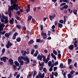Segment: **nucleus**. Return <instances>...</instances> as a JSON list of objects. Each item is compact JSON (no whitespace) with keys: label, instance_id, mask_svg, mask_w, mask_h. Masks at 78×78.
<instances>
[{"label":"nucleus","instance_id":"1","mask_svg":"<svg viewBox=\"0 0 78 78\" xmlns=\"http://www.w3.org/2000/svg\"><path fill=\"white\" fill-rule=\"evenodd\" d=\"M11 5L12 6L9 8V10L13 11V9H15L16 11H18V9H20V6H19L18 5L16 4L14 0H11Z\"/></svg>","mask_w":78,"mask_h":78},{"label":"nucleus","instance_id":"2","mask_svg":"<svg viewBox=\"0 0 78 78\" xmlns=\"http://www.w3.org/2000/svg\"><path fill=\"white\" fill-rule=\"evenodd\" d=\"M51 55L50 54H49L48 55L47 58L46 59L45 57L44 56V55H38V56L37 57V59H40V61H42V58H43V61L45 63H47L48 62V61L50 60V58Z\"/></svg>","mask_w":78,"mask_h":78},{"label":"nucleus","instance_id":"3","mask_svg":"<svg viewBox=\"0 0 78 78\" xmlns=\"http://www.w3.org/2000/svg\"><path fill=\"white\" fill-rule=\"evenodd\" d=\"M2 17L4 19H5L4 21V20L2 18L1 19V22H5V23H8V17L5 16L3 14H2Z\"/></svg>","mask_w":78,"mask_h":78},{"label":"nucleus","instance_id":"4","mask_svg":"<svg viewBox=\"0 0 78 78\" xmlns=\"http://www.w3.org/2000/svg\"><path fill=\"white\" fill-rule=\"evenodd\" d=\"M5 27V25L4 24V23H2L1 24V23H0V30L3 31V28Z\"/></svg>","mask_w":78,"mask_h":78},{"label":"nucleus","instance_id":"5","mask_svg":"<svg viewBox=\"0 0 78 78\" xmlns=\"http://www.w3.org/2000/svg\"><path fill=\"white\" fill-rule=\"evenodd\" d=\"M41 34L43 36L44 39H47V34L46 33L41 32Z\"/></svg>","mask_w":78,"mask_h":78},{"label":"nucleus","instance_id":"6","mask_svg":"<svg viewBox=\"0 0 78 78\" xmlns=\"http://www.w3.org/2000/svg\"><path fill=\"white\" fill-rule=\"evenodd\" d=\"M6 59H8V58L5 56L2 57V58H1V61H3L4 62H6Z\"/></svg>","mask_w":78,"mask_h":78},{"label":"nucleus","instance_id":"7","mask_svg":"<svg viewBox=\"0 0 78 78\" xmlns=\"http://www.w3.org/2000/svg\"><path fill=\"white\" fill-rule=\"evenodd\" d=\"M23 59L24 61H25L26 59H25V57H23L22 56H20L18 58V61H21V60Z\"/></svg>","mask_w":78,"mask_h":78},{"label":"nucleus","instance_id":"8","mask_svg":"<svg viewBox=\"0 0 78 78\" xmlns=\"http://www.w3.org/2000/svg\"><path fill=\"white\" fill-rule=\"evenodd\" d=\"M26 60L25 61H26L24 62V63L25 64H28L30 62V59L28 58V57L26 56L25 57V59Z\"/></svg>","mask_w":78,"mask_h":78},{"label":"nucleus","instance_id":"9","mask_svg":"<svg viewBox=\"0 0 78 78\" xmlns=\"http://www.w3.org/2000/svg\"><path fill=\"white\" fill-rule=\"evenodd\" d=\"M12 44L11 42L8 41V44L6 45V47L7 48H9L11 45H12Z\"/></svg>","mask_w":78,"mask_h":78},{"label":"nucleus","instance_id":"10","mask_svg":"<svg viewBox=\"0 0 78 78\" xmlns=\"http://www.w3.org/2000/svg\"><path fill=\"white\" fill-rule=\"evenodd\" d=\"M48 64L49 67H53V66H54V65L52 64V62L51 61H49L48 63Z\"/></svg>","mask_w":78,"mask_h":78},{"label":"nucleus","instance_id":"11","mask_svg":"<svg viewBox=\"0 0 78 78\" xmlns=\"http://www.w3.org/2000/svg\"><path fill=\"white\" fill-rule=\"evenodd\" d=\"M9 63L10 64H11V65H13L14 64L13 60L11 58L9 59Z\"/></svg>","mask_w":78,"mask_h":78},{"label":"nucleus","instance_id":"12","mask_svg":"<svg viewBox=\"0 0 78 78\" xmlns=\"http://www.w3.org/2000/svg\"><path fill=\"white\" fill-rule=\"evenodd\" d=\"M30 5L29 4L27 5V7L28 9H27L26 10L27 13H28V12H30Z\"/></svg>","mask_w":78,"mask_h":78},{"label":"nucleus","instance_id":"13","mask_svg":"<svg viewBox=\"0 0 78 78\" xmlns=\"http://www.w3.org/2000/svg\"><path fill=\"white\" fill-rule=\"evenodd\" d=\"M5 37L7 38H9V36L11 35L10 33H5Z\"/></svg>","mask_w":78,"mask_h":78},{"label":"nucleus","instance_id":"14","mask_svg":"<svg viewBox=\"0 0 78 78\" xmlns=\"http://www.w3.org/2000/svg\"><path fill=\"white\" fill-rule=\"evenodd\" d=\"M45 74L44 73H43L42 74H39L38 76V78H43L44 77V75Z\"/></svg>","mask_w":78,"mask_h":78},{"label":"nucleus","instance_id":"15","mask_svg":"<svg viewBox=\"0 0 78 78\" xmlns=\"http://www.w3.org/2000/svg\"><path fill=\"white\" fill-rule=\"evenodd\" d=\"M74 46L73 45H71L69 47V50H72L73 49Z\"/></svg>","mask_w":78,"mask_h":78},{"label":"nucleus","instance_id":"16","mask_svg":"<svg viewBox=\"0 0 78 78\" xmlns=\"http://www.w3.org/2000/svg\"><path fill=\"white\" fill-rule=\"evenodd\" d=\"M18 61L19 62H20V65H21V66H23V64H24V61H23L21 60Z\"/></svg>","mask_w":78,"mask_h":78},{"label":"nucleus","instance_id":"17","mask_svg":"<svg viewBox=\"0 0 78 78\" xmlns=\"http://www.w3.org/2000/svg\"><path fill=\"white\" fill-rule=\"evenodd\" d=\"M17 33H15L12 37V39H16V36H17Z\"/></svg>","mask_w":78,"mask_h":78},{"label":"nucleus","instance_id":"18","mask_svg":"<svg viewBox=\"0 0 78 78\" xmlns=\"http://www.w3.org/2000/svg\"><path fill=\"white\" fill-rule=\"evenodd\" d=\"M14 64L15 65V66H19V63L18 62H17V61H15L14 62Z\"/></svg>","mask_w":78,"mask_h":78},{"label":"nucleus","instance_id":"19","mask_svg":"<svg viewBox=\"0 0 78 78\" xmlns=\"http://www.w3.org/2000/svg\"><path fill=\"white\" fill-rule=\"evenodd\" d=\"M39 63V65L40 66H44V62H42L41 63V62L39 61L38 62Z\"/></svg>","mask_w":78,"mask_h":78},{"label":"nucleus","instance_id":"20","mask_svg":"<svg viewBox=\"0 0 78 78\" xmlns=\"http://www.w3.org/2000/svg\"><path fill=\"white\" fill-rule=\"evenodd\" d=\"M51 56L52 58H54V59H55V60H56V56H55V55L53 54V53H51Z\"/></svg>","mask_w":78,"mask_h":78},{"label":"nucleus","instance_id":"21","mask_svg":"<svg viewBox=\"0 0 78 78\" xmlns=\"http://www.w3.org/2000/svg\"><path fill=\"white\" fill-rule=\"evenodd\" d=\"M14 22V18H12V20H10V23L11 24H13Z\"/></svg>","mask_w":78,"mask_h":78},{"label":"nucleus","instance_id":"22","mask_svg":"<svg viewBox=\"0 0 78 78\" xmlns=\"http://www.w3.org/2000/svg\"><path fill=\"white\" fill-rule=\"evenodd\" d=\"M33 17L32 16H30L28 17V18L27 19L28 21H29V20H31V19Z\"/></svg>","mask_w":78,"mask_h":78},{"label":"nucleus","instance_id":"23","mask_svg":"<svg viewBox=\"0 0 78 78\" xmlns=\"http://www.w3.org/2000/svg\"><path fill=\"white\" fill-rule=\"evenodd\" d=\"M68 78H73V76L72 75V74H68Z\"/></svg>","mask_w":78,"mask_h":78},{"label":"nucleus","instance_id":"24","mask_svg":"<svg viewBox=\"0 0 78 78\" xmlns=\"http://www.w3.org/2000/svg\"><path fill=\"white\" fill-rule=\"evenodd\" d=\"M5 33H6V31H3L2 32V31H0V34H1L2 35L4 34H5ZM1 37V35H0V38Z\"/></svg>","mask_w":78,"mask_h":78},{"label":"nucleus","instance_id":"25","mask_svg":"<svg viewBox=\"0 0 78 78\" xmlns=\"http://www.w3.org/2000/svg\"><path fill=\"white\" fill-rule=\"evenodd\" d=\"M49 17L51 20H52L53 19H54V18H53V16L51 15H49Z\"/></svg>","mask_w":78,"mask_h":78},{"label":"nucleus","instance_id":"26","mask_svg":"<svg viewBox=\"0 0 78 78\" xmlns=\"http://www.w3.org/2000/svg\"><path fill=\"white\" fill-rule=\"evenodd\" d=\"M62 26H63L62 24H61L60 23H58V27H59V28H62Z\"/></svg>","mask_w":78,"mask_h":78},{"label":"nucleus","instance_id":"27","mask_svg":"<svg viewBox=\"0 0 78 78\" xmlns=\"http://www.w3.org/2000/svg\"><path fill=\"white\" fill-rule=\"evenodd\" d=\"M53 53L55 55H58V52H57L55 50H53Z\"/></svg>","mask_w":78,"mask_h":78},{"label":"nucleus","instance_id":"28","mask_svg":"<svg viewBox=\"0 0 78 78\" xmlns=\"http://www.w3.org/2000/svg\"><path fill=\"white\" fill-rule=\"evenodd\" d=\"M72 62V59H68V64H69V65H70V63H71V62Z\"/></svg>","mask_w":78,"mask_h":78},{"label":"nucleus","instance_id":"29","mask_svg":"<svg viewBox=\"0 0 78 78\" xmlns=\"http://www.w3.org/2000/svg\"><path fill=\"white\" fill-rule=\"evenodd\" d=\"M16 27H17V28H18V29H20V28H22L21 26L19 25H16Z\"/></svg>","mask_w":78,"mask_h":78},{"label":"nucleus","instance_id":"30","mask_svg":"<svg viewBox=\"0 0 78 78\" xmlns=\"http://www.w3.org/2000/svg\"><path fill=\"white\" fill-rule=\"evenodd\" d=\"M34 43V41L33 40H30L29 42V44H31Z\"/></svg>","mask_w":78,"mask_h":78},{"label":"nucleus","instance_id":"31","mask_svg":"<svg viewBox=\"0 0 78 78\" xmlns=\"http://www.w3.org/2000/svg\"><path fill=\"white\" fill-rule=\"evenodd\" d=\"M76 12H77V10H76L74 9L73 11V12L74 14H75V15H76V14H77Z\"/></svg>","mask_w":78,"mask_h":78},{"label":"nucleus","instance_id":"32","mask_svg":"<svg viewBox=\"0 0 78 78\" xmlns=\"http://www.w3.org/2000/svg\"><path fill=\"white\" fill-rule=\"evenodd\" d=\"M21 40V39L20 37H18L16 39V41L17 42H20Z\"/></svg>","mask_w":78,"mask_h":78},{"label":"nucleus","instance_id":"33","mask_svg":"<svg viewBox=\"0 0 78 78\" xmlns=\"http://www.w3.org/2000/svg\"><path fill=\"white\" fill-rule=\"evenodd\" d=\"M12 67L13 69H14V70H16V69H17V67H16V65H14L12 66Z\"/></svg>","mask_w":78,"mask_h":78},{"label":"nucleus","instance_id":"34","mask_svg":"<svg viewBox=\"0 0 78 78\" xmlns=\"http://www.w3.org/2000/svg\"><path fill=\"white\" fill-rule=\"evenodd\" d=\"M68 8V5H64L63 6V9H64L65 8V9H67Z\"/></svg>","mask_w":78,"mask_h":78},{"label":"nucleus","instance_id":"35","mask_svg":"<svg viewBox=\"0 0 78 78\" xmlns=\"http://www.w3.org/2000/svg\"><path fill=\"white\" fill-rule=\"evenodd\" d=\"M75 71L73 70H72L70 72V74L72 75L73 74V73H75Z\"/></svg>","mask_w":78,"mask_h":78},{"label":"nucleus","instance_id":"36","mask_svg":"<svg viewBox=\"0 0 78 78\" xmlns=\"http://www.w3.org/2000/svg\"><path fill=\"white\" fill-rule=\"evenodd\" d=\"M60 68H62L64 67V66H63V64L62 63H61L60 65Z\"/></svg>","mask_w":78,"mask_h":78},{"label":"nucleus","instance_id":"37","mask_svg":"<svg viewBox=\"0 0 78 78\" xmlns=\"http://www.w3.org/2000/svg\"><path fill=\"white\" fill-rule=\"evenodd\" d=\"M34 50L32 49V51L31 52V54L32 55H33V54H34Z\"/></svg>","mask_w":78,"mask_h":78},{"label":"nucleus","instance_id":"38","mask_svg":"<svg viewBox=\"0 0 78 78\" xmlns=\"http://www.w3.org/2000/svg\"><path fill=\"white\" fill-rule=\"evenodd\" d=\"M36 42H41V39H37Z\"/></svg>","mask_w":78,"mask_h":78},{"label":"nucleus","instance_id":"39","mask_svg":"<svg viewBox=\"0 0 78 78\" xmlns=\"http://www.w3.org/2000/svg\"><path fill=\"white\" fill-rule=\"evenodd\" d=\"M57 65H58V61L55 62L54 63V66H57Z\"/></svg>","mask_w":78,"mask_h":78},{"label":"nucleus","instance_id":"40","mask_svg":"<svg viewBox=\"0 0 78 78\" xmlns=\"http://www.w3.org/2000/svg\"><path fill=\"white\" fill-rule=\"evenodd\" d=\"M5 48H3L2 51V53H5Z\"/></svg>","mask_w":78,"mask_h":78},{"label":"nucleus","instance_id":"41","mask_svg":"<svg viewBox=\"0 0 78 78\" xmlns=\"http://www.w3.org/2000/svg\"><path fill=\"white\" fill-rule=\"evenodd\" d=\"M40 28H41V31H42V30H43V25H41L40 26Z\"/></svg>","mask_w":78,"mask_h":78},{"label":"nucleus","instance_id":"42","mask_svg":"<svg viewBox=\"0 0 78 78\" xmlns=\"http://www.w3.org/2000/svg\"><path fill=\"white\" fill-rule=\"evenodd\" d=\"M43 71L44 72V73H47V69L45 68H44L43 69Z\"/></svg>","mask_w":78,"mask_h":78},{"label":"nucleus","instance_id":"43","mask_svg":"<svg viewBox=\"0 0 78 78\" xmlns=\"http://www.w3.org/2000/svg\"><path fill=\"white\" fill-rule=\"evenodd\" d=\"M63 2L67 3V2H69V1L68 0H63Z\"/></svg>","mask_w":78,"mask_h":78},{"label":"nucleus","instance_id":"44","mask_svg":"<svg viewBox=\"0 0 78 78\" xmlns=\"http://www.w3.org/2000/svg\"><path fill=\"white\" fill-rule=\"evenodd\" d=\"M27 54H29L30 53V50L29 49H27Z\"/></svg>","mask_w":78,"mask_h":78},{"label":"nucleus","instance_id":"45","mask_svg":"<svg viewBox=\"0 0 78 78\" xmlns=\"http://www.w3.org/2000/svg\"><path fill=\"white\" fill-rule=\"evenodd\" d=\"M18 73L17 72H15L14 74V76H16L17 75Z\"/></svg>","mask_w":78,"mask_h":78},{"label":"nucleus","instance_id":"46","mask_svg":"<svg viewBox=\"0 0 78 78\" xmlns=\"http://www.w3.org/2000/svg\"><path fill=\"white\" fill-rule=\"evenodd\" d=\"M26 54H27V51H24V54H22V56H23V55H26Z\"/></svg>","mask_w":78,"mask_h":78},{"label":"nucleus","instance_id":"47","mask_svg":"<svg viewBox=\"0 0 78 78\" xmlns=\"http://www.w3.org/2000/svg\"><path fill=\"white\" fill-rule=\"evenodd\" d=\"M53 70V68L52 67H51L49 69V71L50 72H51Z\"/></svg>","mask_w":78,"mask_h":78},{"label":"nucleus","instance_id":"48","mask_svg":"<svg viewBox=\"0 0 78 78\" xmlns=\"http://www.w3.org/2000/svg\"><path fill=\"white\" fill-rule=\"evenodd\" d=\"M58 56L59 58H60L61 57V55L60 54H58Z\"/></svg>","mask_w":78,"mask_h":78},{"label":"nucleus","instance_id":"49","mask_svg":"<svg viewBox=\"0 0 78 78\" xmlns=\"http://www.w3.org/2000/svg\"><path fill=\"white\" fill-rule=\"evenodd\" d=\"M58 73H57V72H55L54 73V75L55 76H58Z\"/></svg>","mask_w":78,"mask_h":78},{"label":"nucleus","instance_id":"50","mask_svg":"<svg viewBox=\"0 0 78 78\" xmlns=\"http://www.w3.org/2000/svg\"><path fill=\"white\" fill-rule=\"evenodd\" d=\"M44 67H43V66H41L40 67V68L39 69V70H42V69H43V68Z\"/></svg>","mask_w":78,"mask_h":78},{"label":"nucleus","instance_id":"51","mask_svg":"<svg viewBox=\"0 0 78 78\" xmlns=\"http://www.w3.org/2000/svg\"><path fill=\"white\" fill-rule=\"evenodd\" d=\"M9 17H11V16H12V15H11V12H9Z\"/></svg>","mask_w":78,"mask_h":78},{"label":"nucleus","instance_id":"52","mask_svg":"<svg viewBox=\"0 0 78 78\" xmlns=\"http://www.w3.org/2000/svg\"><path fill=\"white\" fill-rule=\"evenodd\" d=\"M19 77H20V74H18L17 75L16 78H19Z\"/></svg>","mask_w":78,"mask_h":78},{"label":"nucleus","instance_id":"53","mask_svg":"<svg viewBox=\"0 0 78 78\" xmlns=\"http://www.w3.org/2000/svg\"><path fill=\"white\" fill-rule=\"evenodd\" d=\"M33 56H34L36 57V56H37V54L36 53H35L34 54Z\"/></svg>","mask_w":78,"mask_h":78},{"label":"nucleus","instance_id":"54","mask_svg":"<svg viewBox=\"0 0 78 78\" xmlns=\"http://www.w3.org/2000/svg\"><path fill=\"white\" fill-rule=\"evenodd\" d=\"M66 5V3H63L60 5V6H63V5Z\"/></svg>","mask_w":78,"mask_h":78},{"label":"nucleus","instance_id":"55","mask_svg":"<svg viewBox=\"0 0 78 78\" xmlns=\"http://www.w3.org/2000/svg\"><path fill=\"white\" fill-rule=\"evenodd\" d=\"M59 22H60V23H63L64 22V21L62 20H60L59 21Z\"/></svg>","mask_w":78,"mask_h":78},{"label":"nucleus","instance_id":"56","mask_svg":"<svg viewBox=\"0 0 78 78\" xmlns=\"http://www.w3.org/2000/svg\"><path fill=\"white\" fill-rule=\"evenodd\" d=\"M34 73L33 74V76H35V75H36V74L37 73H36V71H34Z\"/></svg>","mask_w":78,"mask_h":78},{"label":"nucleus","instance_id":"57","mask_svg":"<svg viewBox=\"0 0 78 78\" xmlns=\"http://www.w3.org/2000/svg\"><path fill=\"white\" fill-rule=\"evenodd\" d=\"M57 69V67H55L54 68V71H56Z\"/></svg>","mask_w":78,"mask_h":78},{"label":"nucleus","instance_id":"58","mask_svg":"<svg viewBox=\"0 0 78 78\" xmlns=\"http://www.w3.org/2000/svg\"><path fill=\"white\" fill-rule=\"evenodd\" d=\"M23 29L24 30H26V27H25V26L23 27Z\"/></svg>","mask_w":78,"mask_h":78},{"label":"nucleus","instance_id":"59","mask_svg":"<svg viewBox=\"0 0 78 78\" xmlns=\"http://www.w3.org/2000/svg\"><path fill=\"white\" fill-rule=\"evenodd\" d=\"M74 66H75L76 67H77V65L76 63V62L74 65Z\"/></svg>","mask_w":78,"mask_h":78},{"label":"nucleus","instance_id":"60","mask_svg":"<svg viewBox=\"0 0 78 78\" xmlns=\"http://www.w3.org/2000/svg\"><path fill=\"white\" fill-rule=\"evenodd\" d=\"M44 52L45 53H48V51H47V49H46L44 50Z\"/></svg>","mask_w":78,"mask_h":78},{"label":"nucleus","instance_id":"61","mask_svg":"<svg viewBox=\"0 0 78 78\" xmlns=\"http://www.w3.org/2000/svg\"><path fill=\"white\" fill-rule=\"evenodd\" d=\"M66 73L64 72V73H63V76L64 77H66Z\"/></svg>","mask_w":78,"mask_h":78},{"label":"nucleus","instance_id":"62","mask_svg":"<svg viewBox=\"0 0 78 78\" xmlns=\"http://www.w3.org/2000/svg\"><path fill=\"white\" fill-rule=\"evenodd\" d=\"M55 28V25H53V26L51 27V28H52V29H54V28Z\"/></svg>","mask_w":78,"mask_h":78},{"label":"nucleus","instance_id":"63","mask_svg":"<svg viewBox=\"0 0 78 78\" xmlns=\"http://www.w3.org/2000/svg\"><path fill=\"white\" fill-rule=\"evenodd\" d=\"M31 76V74H29L27 78H30Z\"/></svg>","mask_w":78,"mask_h":78},{"label":"nucleus","instance_id":"64","mask_svg":"<svg viewBox=\"0 0 78 78\" xmlns=\"http://www.w3.org/2000/svg\"><path fill=\"white\" fill-rule=\"evenodd\" d=\"M52 16V17L53 18H54V17H55V16H56V15H55V14H53Z\"/></svg>","mask_w":78,"mask_h":78}]
</instances>
